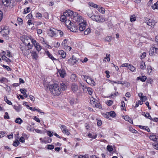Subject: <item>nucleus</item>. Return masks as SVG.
<instances>
[{
  "label": "nucleus",
  "mask_w": 158,
  "mask_h": 158,
  "mask_svg": "<svg viewBox=\"0 0 158 158\" xmlns=\"http://www.w3.org/2000/svg\"><path fill=\"white\" fill-rule=\"evenodd\" d=\"M73 19V21L77 22L78 23H82L84 22V20L82 18L81 16L78 15L77 13L75 12L73 14V16L71 19Z\"/></svg>",
  "instance_id": "3"
},
{
  "label": "nucleus",
  "mask_w": 158,
  "mask_h": 158,
  "mask_svg": "<svg viewBox=\"0 0 158 158\" xmlns=\"http://www.w3.org/2000/svg\"><path fill=\"white\" fill-rule=\"evenodd\" d=\"M54 148L53 145L49 144L48 145V149L52 150Z\"/></svg>",
  "instance_id": "61"
},
{
  "label": "nucleus",
  "mask_w": 158,
  "mask_h": 158,
  "mask_svg": "<svg viewBox=\"0 0 158 158\" xmlns=\"http://www.w3.org/2000/svg\"><path fill=\"white\" fill-rule=\"evenodd\" d=\"M2 4L6 6H9L10 3L9 0H2Z\"/></svg>",
  "instance_id": "20"
},
{
  "label": "nucleus",
  "mask_w": 158,
  "mask_h": 158,
  "mask_svg": "<svg viewBox=\"0 0 158 158\" xmlns=\"http://www.w3.org/2000/svg\"><path fill=\"white\" fill-rule=\"evenodd\" d=\"M128 69L132 72H135L136 70V68L132 65L130 64Z\"/></svg>",
  "instance_id": "39"
},
{
  "label": "nucleus",
  "mask_w": 158,
  "mask_h": 158,
  "mask_svg": "<svg viewBox=\"0 0 158 158\" xmlns=\"http://www.w3.org/2000/svg\"><path fill=\"white\" fill-rule=\"evenodd\" d=\"M69 29L71 31L73 32H76L78 30V28L77 26H73V25L71 26V27H70V28H69Z\"/></svg>",
  "instance_id": "22"
},
{
  "label": "nucleus",
  "mask_w": 158,
  "mask_h": 158,
  "mask_svg": "<svg viewBox=\"0 0 158 158\" xmlns=\"http://www.w3.org/2000/svg\"><path fill=\"white\" fill-rule=\"evenodd\" d=\"M29 109L33 111H37L41 113L40 110L39 109H37L35 108H32L31 107H29ZM42 113H43V112H42Z\"/></svg>",
  "instance_id": "49"
},
{
  "label": "nucleus",
  "mask_w": 158,
  "mask_h": 158,
  "mask_svg": "<svg viewBox=\"0 0 158 158\" xmlns=\"http://www.w3.org/2000/svg\"><path fill=\"white\" fill-rule=\"evenodd\" d=\"M48 88L50 93L54 96H58L61 93V89L57 84L48 85Z\"/></svg>",
  "instance_id": "1"
},
{
  "label": "nucleus",
  "mask_w": 158,
  "mask_h": 158,
  "mask_svg": "<svg viewBox=\"0 0 158 158\" xmlns=\"http://www.w3.org/2000/svg\"><path fill=\"white\" fill-rule=\"evenodd\" d=\"M139 127L140 128L145 130L148 132H149L150 131V129L147 126L139 125Z\"/></svg>",
  "instance_id": "27"
},
{
  "label": "nucleus",
  "mask_w": 158,
  "mask_h": 158,
  "mask_svg": "<svg viewBox=\"0 0 158 158\" xmlns=\"http://www.w3.org/2000/svg\"><path fill=\"white\" fill-rule=\"evenodd\" d=\"M15 122L16 123L20 124L23 122V120L20 118H17L15 119Z\"/></svg>",
  "instance_id": "42"
},
{
  "label": "nucleus",
  "mask_w": 158,
  "mask_h": 158,
  "mask_svg": "<svg viewBox=\"0 0 158 158\" xmlns=\"http://www.w3.org/2000/svg\"><path fill=\"white\" fill-rule=\"evenodd\" d=\"M97 134H91L90 133H88V136L89 138H91L93 139H95L97 137Z\"/></svg>",
  "instance_id": "26"
},
{
  "label": "nucleus",
  "mask_w": 158,
  "mask_h": 158,
  "mask_svg": "<svg viewBox=\"0 0 158 158\" xmlns=\"http://www.w3.org/2000/svg\"><path fill=\"white\" fill-rule=\"evenodd\" d=\"M30 40H31L32 44L35 46L36 49L38 51V52H39L40 51L41 49V46L39 45V44L36 42V41L34 40L33 39L31 40L30 39H29Z\"/></svg>",
  "instance_id": "7"
},
{
  "label": "nucleus",
  "mask_w": 158,
  "mask_h": 158,
  "mask_svg": "<svg viewBox=\"0 0 158 158\" xmlns=\"http://www.w3.org/2000/svg\"><path fill=\"white\" fill-rule=\"evenodd\" d=\"M112 37L110 36H107L106 37L105 40L106 41L110 42L111 41Z\"/></svg>",
  "instance_id": "55"
},
{
  "label": "nucleus",
  "mask_w": 158,
  "mask_h": 158,
  "mask_svg": "<svg viewBox=\"0 0 158 158\" xmlns=\"http://www.w3.org/2000/svg\"><path fill=\"white\" fill-rule=\"evenodd\" d=\"M86 25V23L84 22L82 23H79V30L80 31H83L85 29Z\"/></svg>",
  "instance_id": "9"
},
{
  "label": "nucleus",
  "mask_w": 158,
  "mask_h": 158,
  "mask_svg": "<svg viewBox=\"0 0 158 158\" xmlns=\"http://www.w3.org/2000/svg\"><path fill=\"white\" fill-rule=\"evenodd\" d=\"M64 15H65L67 18L72 16L73 17V14L75 13L73 12V11L69 10H66L65 12H64Z\"/></svg>",
  "instance_id": "11"
},
{
  "label": "nucleus",
  "mask_w": 158,
  "mask_h": 158,
  "mask_svg": "<svg viewBox=\"0 0 158 158\" xmlns=\"http://www.w3.org/2000/svg\"><path fill=\"white\" fill-rule=\"evenodd\" d=\"M58 33H59L61 37L63 35V32L60 30H57V35Z\"/></svg>",
  "instance_id": "62"
},
{
  "label": "nucleus",
  "mask_w": 158,
  "mask_h": 158,
  "mask_svg": "<svg viewBox=\"0 0 158 158\" xmlns=\"http://www.w3.org/2000/svg\"><path fill=\"white\" fill-rule=\"evenodd\" d=\"M58 54L60 56V57L63 58H64L66 56V53L65 52L62 50H59L58 52Z\"/></svg>",
  "instance_id": "14"
},
{
  "label": "nucleus",
  "mask_w": 158,
  "mask_h": 158,
  "mask_svg": "<svg viewBox=\"0 0 158 158\" xmlns=\"http://www.w3.org/2000/svg\"><path fill=\"white\" fill-rule=\"evenodd\" d=\"M149 138L151 140L154 141H157V140L158 139V136H156L154 134L150 135Z\"/></svg>",
  "instance_id": "19"
},
{
  "label": "nucleus",
  "mask_w": 158,
  "mask_h": 158,
  "mask_svg": "<svg viewBox=\"0 0 158 158\" xmlns=\"http://www.w3.org/2000/svg\"><path fill=\"white\" fill-rule=\"evenodd\" d=\"M148 83H150V84H152L153 82V79L151 78H148L147 81Z\"/></svg>",
  "instance_id": "54"
},
{
  "label": "nucleus",
  "mask_w": 158,
  "mask_h": 158,
  "mask_svg": "<svg viewBox=\"0 0 158 158\" xmlns=\"http://www.w3.org/2000/svg\"><path fill=\"white\" fill-rule=\"evenodd\" d=\"M152 69L151 66H148L147 69V72L149 74L152 72Z\"/></svg>",
  "instance_id": "58"
},
{
  "label": "nucleus",
  "mask_w": 158,
  "mask_h": 158,
  "mask_svg": "<svg viewBox=\"0 0 158 158\" xmlns=\"http://www.w3.org/2000/svg\"><path fill=\"white\" fill-rule=\"evenodd\" d=\"M91 19L98 23H102L105 21V20L101 18L99 16L94 15L92 17Z\"/></svg>",
  "instance_id": "6"
},
{
  "label": "nucleus",
  "mask_w": 158,
  "mask_h": 158,
  "mask_svg": "<svg viewBox=\"0 0 158 158\" xmlns=\"http://www.w3.org/2000/svg\"><path fill=\"white\" fill-rule=\"evenodd\" d=\"M20 91L21 93L22 94H24L27 92V90L26 89H20Z\"/></svg>",
  "instance_id": "63"
},
{
  "label": "nucleus",
  "mask_w": 158,
  "mask_h": 158,
  "mask_svg": "<svg viewBox=\"0 0 158 158\" xmlns=\"http://www.w3.org/2000/svg\"><path fill=\"white\" fill-rule=\"evenodd\" d=\"M25 47H22L21 48V50L22 51L23 53L24 54V55L27 54V53L26 52L27 51L26 49H25Z\"/></svg>",
  "instance_id": "53"
},
{
  "label": "nucleus",
  "mask_w": 158,
  "mask_h": 158,
  "mask_svg": "<svg viewBox=\"0 0 158 158\" xmlns=\"http://www.w3.org/2000/svg\"><path fill=\"white\" fill-rule=\"evenodd\" d=\"M87 15L89 18H90L91 19L92 18V17L93 16L94 14H93L92 11L90 10V11L87 13Z\"/></svg>",
  "instance_id": "44"
},
{
  "label": "nucleus",
  "mask_w": 158,
  "mask_h": 158,
  "mask_svg": "<svg viewBox=\"0 0 158 158\" xmlns=\"http://www.w3.org/2000/svg\"><path fill=\"white\" fill-rule=\"evenodd\" d=\"M129 65H130V64L128 63H124L123 64H122L121 66L122 67H125L128 68Z\"/></svg>",
  "instance_id": "64"
},
{
  "label": "nucleus",
  "mask_w": 158,
  "mask_h": 158,
  "mask_svg": "<svg viewBox=\"0 0 158 158\" xmlns=\"http://www.w3.org/2000/svg\"><path fill=\"white\" fill-rule=\"evenodd\" d=\"M46 52L48 56L53 61L57 60V59L55 58L48 51H46Z\"/></svg>",
  "instance_id": "21"
},
{
  "label": "nucleus",
  "mask_w": 158,
  "mask_h": 158,
  "mask_svg": "<svg viewBox=\"0 0 158 158\" xmlns=\"http://www.w3.org/2000/svg\"><path fill=\"white\" fill-rule=\"evenodd\" d=\"M113 101L111 100H109L107 101L106 102V104L108 106H110L113 103Z\"/></svg>",
  "instance_id": "50"
},
{
  "label": "nucleus",
  "mask_w": 158,
  "mask_h": 158,
  "mask_svg": "<svg viewBox=\"0 0 158 158\" xmlns=\"http://www.w3.org/2000/svg\"><path fill=\"white\" fill-rule=\"evenodd\" d=\"M52 140V139L51 138H49L48 137H45L44 138L42 142L43 143H47L51 142Z\"/></svg>",
  "instance_id": "17"
},
{
  "label": "nucleus",
  "mask_w": 158,
  "mask_h": 158,
  "mask_svg": "<svg viewBox=\"0 0 158 158\" xmlns=\"http://www.w3.org/2000/svg\"><path fill=\"white\" fill-rule=\"evenodd\" d=\"M61 87L62 89L63 90H65L67 88L66 86L63 83L61 84Z\"/></svg>",
  "instance_id": "60"
},
{
  "label": "nucleus",
  "mask_w": 158,
  "mask_h": 158,
  "mask_svg": "<svg viewBox=\"0 0 158 158\" xmlns=\"http://www.w3.org/2000/svg\"><path fill=\"white\" fill-rule=\"evenodd\" d=\"M4 101H5V102L7 103L9 105H11L12 104V102H10V101L9 100L7 97L6 96H4Z\"/></svg>",
  "instance_id": "41"
},
{
  "label": "nucleus",
  "mask_w": 158,
  "mask_h": 158,
  "mask_svg": "<svg viewBox=\"0 0 158 158\" xmlns=\"http://www.w3.org/2000/svg\"><path fill=\"white\" fill-rule=\"evenodd\" d=\"M158 6V1H157L156 3L153 5L152 6V8L153 9H157Z\"/></svg>",
  "instance_id": "47"
},
{
  "label": "nucleus",
  "mask_w": 158,
  "mask_h": 158,
  "mask_svg": "<svg viewBox=\"0 0 158 158\" xmlns=\"http://www.w3.org/2000/svg\"><path fill=\"white\" fill-rule=\"evenodd\" d=\"M60 127L61 128L62 131L63 133H64L67 135H69V132L65 126L60 125Z\"/></svg>",
  "instance_id": "10"
},
{
  "label": "nucleus",
  "mask_w": 158,
  "mask_h": 158,
  "mask_svg": "<svg viewBox=\"0 0 158 158\" xmlns=\"http://www.w3.org/2000/svg\"><path fill=\"white\" fill-rule=\"evenodd\" d=\"M57 30L53 28H51L48 31V35L51 37L56 36L57 35Z\"/></svg>",
  "instance_id": "4"
},
{
  "label": "nucleus",
  "mask_w": 158,
  "mask_h": 158,
  "mask_svg": "<svg viewBox=\"0 0 158 158\" xmlns=\"http://www.w3.org/2000/svg\"><path fill=\"white\" fill-rule=\"evenodd\" d=\"M110 54H107L106 55V57H105V59H106L107 60V61L108 62L110 61Z\"/></svg>",
  "instance_id": "57"
},
{
  "label": "nucleus",
  "mask_w": 158,
  "mask_h": 158,
  "mask_svg": "<svg viewBox=\"0 0 158 158\" xmlns=\"http://www.w3.org/2000/svg\"><path fill=\"white\" fill-rule=\"evenodd\" d=\"M97 100L95 98H94L93 97H91L90 99V103L91 105H92L94 106L96 102V101Z\"/></svg>",
  "instance_id": "24"
},
{
  "label": "nucleus",
  "mask_w": 158,
  "mask_h": 158,
  "mask_svg": "<svg viewBox=\"0 0 158 158\" xmlns=\"http://www.w3.org/2000/svg\"><path fill=\"white\" fill-rule=\"evenodd\" d=\"M70 103L71 105H73L74 103H77V99L75 98H72L70 100Z\"/></svg>",
  "instance_id": "46"
},
{
  "label": "nucleus",
  "mask_w": 158,
  "mask_h": 158,
  "mask_svg": "<svg viewBox=\"0 0 158 158\" xmlns=\"http://www.w3.org/2000/svg\"><path fill=\"white\" fill-rule=\"evenodd\" d=\"M144 21L148 25L151 27H154L155 25V22L153 19H150L148 18H146Z\"/></svg>",
  "instance_id": "5"
},
{
  "label": "nucleus",
  "mask_w": 158,
  "mask_h": 158,
  "mask_svg": "<svg viewBox=\"0 0 158 158\" xmlns=\"http://www.w3.org/2000/svg\"><path fill=\"white\" fill-rule=\"evenodd\" d=\"M94 106H95V107L98 108L99 109H102V107L101 104L99 102H96Z\"/></svg>",
  "instance_id": "43"
},
{
  "label": "nucleus",
  "mask_w": 158,
  "mask_h": 158,
  "mask_svg": "<svg viewBox=\"0 0 158 158\" xmlns=\"http://www.w3.org/2000/svg\"><path fill=\"white\" fill-rule=\"evenodd\" d=\"M31 56L33 59H37L38 57V54L36 52H33L31 54Z\"/></svg>",
  "instance_id": "31"
},
{
  "label": "nucleus",
  "mask_w": 158,
  "mask_h": 158,
  "mask_svg": "<svg viewBox=\"0 0 158 158\" xmlns=\"http://www.w3.org/2000/svg\"><path fill=\"white\" fill-rule=\"evenodd\" d=\"M19 142L18 140H16L13 143V145L16 147H17L19 144Z\"/></svg>",
  "instance_id": "52"
},
{
  "label": "nucleus",
  "mask_w": 158,
  "mask_h": 158,
  "mask_svg": "<svg viewBox=\"0 0 158 158\" xmlns=\"http://www.w3.org/2000/svg\"><path fill=\"white\" fill-rule=\"evenodd\" d=\"M68 62L70 64L74 65L77 63V60L73 58V57L72 56V58L69 59Z\"/></svg>",
  "instance_id": "16"
},
{
  "label": "nucleus",
  "mask_w": 158,
  "mask_h": 158,
  "mask_svg": "<svg viewBox=\"0 0 158 158\" xmlns=\"http://www.w3.org/2000/svg\"><path fill=\"white\" fill-rule=\"evenodd\" d=\"M30 8L29 7L26 8L24 9V11L23 12V14H25L29 12L30 11Z\"/></svg>",
  "instance_id": "45"
},
{
  "label": "nucleus",
  "mask_w": 158,
  "mask_h": 158,
  "mask_svg": "<svg viewBox=\"0 0 158 158\" xmlns=\"http://www.w3.org/2000/svg\"><path fill=\"white\" fill-rule=\"evenodd\" d=\"M88 5L89 6L95 8H97L98 7V6L97 5L94 4L92 2H89L88 3Z\"/></svg>",
  "instance_id": "28"
},
{
  "label": "nucleus",
  "mask_w": 158,
  "mask_h": 158,
  "mask_svg": "<svg viewBox=\"0 0 158 158\" xmlns=\"http://www.w3.org/2000/svg\"><path fill=\"white\" fill-rule=\"evenodd\" d=\"M60 76L62 78H64L66 75L65 71L64 69H60L58 71Z\"/></svg>",
  "instance_id": "18"
},
{
  "label": "nucleus",
  "mask_w": 158,
  "mask_h": 158,
  "mask_svg": "<svg viewBox=\"0 0 158 158\" xmlns=\"http://www.w3.org/2000/svg\"><path fill=\"white\" fill-rule=\"evenodd\" d=\"M70 79L72 81H75L77 80V78L76 74H72L71 76Z\"/></svg>",
  "instance_id": "34"
},
{
  "label": "nucleus",
  "mask_w": 158,
  "mask_h": 158,
  "mask_svg": "<svg viewBox=\"0 0 158 158\" xmlns=\"http://www.w3.org/2000/svg\"><path fill=\"white\" fill-rule=\"evenodd\" d=\"M3 36L5 35H8L9 32V29L8 27H5L0 31Z\"/></svg>",
  "instance_id": "8"
},
{
  "label": "nucleus",
  "mask_w": 158,
  "mask_h": 158,
  "mask_svg": "<svg viewBox=\"0 0 158 158\" xmlns=\"http://www.w3.org/2000/svg\"><path fill=\"white\" fill-rule=\"evenodd\" d=\"M158 48L152 47L149 52L150 55L151 56L155 55L156 53V50Z\"/></svg>",
  "instance_id": "12"
},
{
  "label": "nucleus",
  "mask_w": 158,
  "mask_h": 158,
  "mask_svg": "<svg viewBox=\"0 0 158 158\" xmlns=\"http://www.w3.org/2000/svg\"><path fill=\"white\" fill-rule=\"evenodd\" d=\"M2 60H4L7 63H10L11 62L10 60L8 58L6 57V56H2Z\"/></svg>",
  "instance_id": "33"
},
{
  "label": "nucleus",
  "mask_w": 158,
  "mask_h": 158,
  "mask_svg": "<svg viewBox=\"0 0 158 158\" xmlns=\"http://www.w3.org/2000/svg\"><path fill=\"white\" fill-rule=\"evenodd\" d=\"M71 89L72 91L75 93L78 90V87L77 84L73 83L71 85Z\"/></svg>",
  "instance_id": "13"
},
{
  "label": "nucleus",
  "mask_w": 158,
  "mask_h": 158,
  "mask_svg": "<svg viewBox=\"0 0 158 158\" xmlns=\"http://www.w3.org/2000/svg\"><path fill=\"white\" fill-rule=\"evenodd\" d=\"M64 22L65 24L69 29L70 28V27H71V26L73 24V23L71 22L70 20L69 19H68Z\"/></svg>",
  "instance_id": "15"
},
{
  "label": "nucleus",
  "mask_w": 158,
  "mask_h": 158,
  "mask_svg": "<svg viewBox=\"0 0 158 158\" xmlns=\"http://www.w3.org/2000/svg\"><path fill=\"white\" fill-rule=\"evenodd\" d=\"M63 48H64L65 50L69 51H70L71 50L72 48L71 47L68 46V45L65 46Z\"/></svg>",
  "instance_id": "51"
},
{
  "label": "nucleus",
  "mask_w": 158,
  "mask_h": 158,
  "mask_svg": "<svg viewBox=\"0 0 158 158\" xmlns=\"http://www.w3.org/2000/svg\"><path fill=\"white\" fill-rule=\"evenodd\" d=\"M97 8L98 10L100 13L103 14L105 12V9L102 7H98Z\"/></svg>",
  "instance_id": "40"
},
{
  "label": "nucleus",
  "mask_w": 158,
  "mask_h": 158,
  "mask_svg": "<svg viewBox=\"0 0 158 158\" xmlns=\"http://www.w3.org/2000/svg\"><path fill=\"white\" fill-rule=\"evenodd\" d=\"M68 40L67 39H64L61 44V46L63 48L67 45Z\"/></svg>",
  "instance_id": "25"
},
{
  "label": "nucleus",
  "mask_w": 158,
  "mask_h": 158,
  "mask_svg": "<svg viewBox=\"0 0 158 158\" xmlns=\"http://www.w3.org/2000/svg\"><path fill=\"white\" fill-rule=\"evenodd\" d=\"M124 119L128 121L131 123L133 124V122L132 119L127 116H125L124 117Z\"/></svg>",
  "instance_id": "23"
},
{
  "label": "nucleus",
  "mask_w": 158,
  "mask_h": 158,
  "mask_svg": "<svg viewBox=\"0 0 158 158\" xmlns=\"http://www.w3.org/2000/svg\"><path fill=\"white\" fill-rule=\"evenodd\" d=\"M139 79L142 81L144 82L147 79V77L145 76H142V77H137V80H139Z\"/></svg>",
  "instance_id": "29"
},
{
  "label": "nucleus",
  "mask_w": 158,
  "mask_h": 158,
  "mask_svg": "<svg viewBox=\"0 0 158 158\" xmlns=\"http://www.w3.org/2000/svg\"><path fill=\"white\" fill-rule=\"evenodd\" d=\"M136 17L135 15H133L130 16V20L131 22H135L136 20Z\"/></svg>",
  "instance_id": "32"
},
{
  "label": "nucleus",
  "mask_w": 158,
  "mask_h": 158,
  "mask_svg": "<svg viewBox=\"0 0 158 158\" xmlns=\"http://www.w3.org/2000/svg\"><path fill=\"white\" fill-rule=\"evenodd\" d=\"M108 114L110 115V116L114 118L116 116V114L114 111H110L108 113Z\"/></svg>",
  "instance_id": "37"
},
{
  "label": "nucleus",
  "mask_w": 158,
  "mask_h": 158,
  "mask_svg": "<svg viewBox=\"0 0 158 158\" xmlns=\"http://www.w3.org/2000/svg\"><path fill=\"white\" fill-rule=\"evenodd\" d=\"M87 91L88 92L89 95H91L93 93V90L91 88L88 87L87 89Z\"/></svg>",
  "instance_id": "38"
},
{
  "label": "nucleus",
  "mask_w": 158,
  "mask_h": 158,
  "mask_svg": "<svg viewBox=\"0 0 158 158\" xmlns=\"http://www.w3.org/2000/svg\"><path fill=\"white\" fill-rule=\"evenodd\" d=\"M14 109L17 111L19 112L21 110L22 107L21 105H19L18 106H14Z\"/></svg>",
  "instance_id": "35"
},
{
  "label": "nucleus",
  "mask_w": 158,
  "mask_h": 158,
  "mask_svg": "<svg viewBox=\"0 0 158 158\" xmlns=\"http://www.w3.org/2000/svg\"><path fill=\"white\" fill-rule=\"evenodd\" d=\"M143 115H144L145 117L150 119H152V118L151 116L149 113H148L144 112L143 114Z\"/></svg>",
  "instance_id": "36"
},
{
  "label": "nucleus",
  "mask_w": 158,
  "mask_h": 158,
  "mask_svg": "<svg viewBox=\"0 0 158 158\" xmlns=\"http://www.w3.org/2000/svg\"><path fill=\"white\" fill-rule=\"evenodd\" d=\"M68 19V18L64 15V13H63V15H61L60 17L61 21L64 22Z\"/></svg>",
  "instance_id": "30"
},
{
  "label": "nucleus",
  "mask_w": 158,
  "mask_h": 158,
  "mask_svg": "<svg viewBox=\"0 0 158 158\" xmlns=\"http://www.w3.org/2000/svg\"><path fill=\"white\" fill-rule=\"evenodd\" d=\"M107 149L109 152H111L113 151V148L111 146L108 145L107 147Z\"/></svg>",
  "instance_id": "59"
},
{
  "label": "nucleus",
  "mask_w": 158,
  "mask_h": 158,
  "mask_svg": "<svg viewBox=\"0 0 158 158\" xmlns=\"http://www.w3.org/2000/svg\"><path fill=\"white\" fill-rule=\"evenodd\" d=\"M91 32V30L90 28H87L84 31V34L85 35H87Z\"/></svg>",
  "instance_id": "48"
},
{
  "label": "nucleus",
  "mask_w": 158,
  "mask_h": 158,
  "mask_svg": "<svg viewBox=\"0 0 158 158\" xmlns=\"http://www.w3.org/2000/svg\"><path fill=\"white\" fill-rule=\"evenodd\" d=\"M81 77L88 84L93 86L95 85V82L94 80L90 77L86 75H83L81 76Z\"/></svg>",
  "instance_id": "2"
},
{
  "label": "nucleus",
  "mask_w": 158,
  "mask_h": 158,
  "mask_svg": "<svg viewBox=\"0 0 158 158\" xmlns=\"http://www.w3.org/2000/svg\"><path fill=\"white\" fill-rule=\"evenodd\" d=\"M121 106L123 108V109H122V110H126L125 109V108H124L125 107V103H124V101H122L121 102Z\"/></svg>",
  "instance_id": "56"
}]
</instances>
